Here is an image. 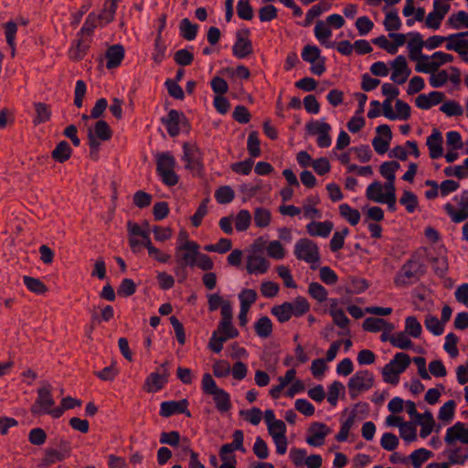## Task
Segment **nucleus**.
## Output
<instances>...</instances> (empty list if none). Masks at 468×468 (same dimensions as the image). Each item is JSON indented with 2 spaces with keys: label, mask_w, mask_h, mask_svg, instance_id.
I'll list each match as a JSON object with an SVG mask.
<instances>
[{
  "label": "nucleus",
  "mask_w": 468,
  "mask_h": 468,
  "mask_svg": "<svg viewBox=\"0 0 468 468\" xmlns=\"http://www.w3.org/2000/svg\"><path fill=\"white\" fill-rule=\"evenodd\" d=\"M124 48L120 44L109 47L105 52L106 68L108 69L118 68L124 58Z\"/></svg>",
  "instance_id": "obj_23"
},
{
  "label": "nucleus",
  "mask_w": 468,
  "mask_h": 468,
  "mask_svg": "<svg viewBox=\"0 0 468 468\" xmlns=\"http://www.w3.org/2000/svg\"><path fill=\"white\" fill-rule=\"evenodd\" d=\"M305 129L310 135H318L317 145L321 148H326L331 145L332 139L329 134L331 126L324 122L311 121L306 123Z\"/></svg>",
  "instance_id": "obj_12"
},
{
  "label": "nucleus",
  "mask_w": 468,
  "mask_h": 468,
  "mask_svg": "<svg viewBox=\"0 0 468 468\" xmlns=\"http://www.w3.org/2000/svg\"><path fill=\"white\" fill-rule=\"evenodd\" d=\"M308 433L306 442L311 446L319 447L324 443V439L331 433V430L324 423L313 422L308 429Z\"/></svg>",
  "instance_id": "obj_19"
},
{
  "label": "nucleus",
  "mask_w": 468,
  "mask_h": 468,
  "mask_svg": "<svg viewBox=\"0 0 468 468\" xmlns=\"http://www.w3.org/2000/svg\"><path fill=\"white\" fill-rule=\"evenodd\" d=\"M392 69H399L402 72H405L404 76H402L399 81V85H401L406 82L411 71L408 67V63L406 58L402 55L398 56L391 63Z\"/></svg>",
  "instance_id": "obj_44"
},
{
  "label": "nucleus",
  "mask_w": 468,
  "mask_h": 468,
  "mask_svg": "<svg viewBox=\"0 0 468 468\" xmlns=\"http://www.w3.org/2000/svg\"><path fill=\"white\" fill-rule=\"evenodd\" d=\"M54 405L55 400L52 397V386L45 381L37 389V397L30 408V412L35 416L48 414L55 419H58L61 417V410L53 408Z\"/></svg>",
  "instance_id": "obj_2"
},
{
  "label": "nucleus",
  "mask_w": 468,
  "mask_h": 468,
  "mask_svg": "<svg viewBox=\"0 0 468 468\" xmlns=\"http://www.w3.org/2000/svg\"><path fill=\"white\" fill-rule=\"evenodd\" d=\"M229 333H219L216 332L212 333V335L208 342V348L214 353H219L223 349V345L229 339H233L234 337H229Z\"/></svg>",
  "instance_id": "obj_36"
},
{
  "label": "nucleus",
  "mask_w": 468,
  "mask_h": 468,
  "mask_svg": "<svg viewBox=\"0 0 468 468\" xmlns=\"http://www.w3.org/2000/svg\"><path fill=\"white\" fill-rule=\"evenodd\" d=\"M260 145L259 133L257 131L250 132L248 136L247 149L251 157H259L261 155Z\"/></svg>",
  "instance_id": "obj_37"
},
{
  "label": "nucleus",
  "mask_w": 468,
  "mask_h": 468,
  "mask_svg": "<svg viewBox=\"0 0 468 468\" xmlns=\"http://www.w3.org/2000/svg\"><path fill=\"white\" fill-rule=\"evenodd\" d=\"M374 385V376L368 370H360L354 374L347 383L349 396L356 399L359 393L369 390Z\"/></svg>",
  "instance_id": "obj_6"
},
{
  "label": "nucleus",
  "mask_w": 468,
  "mask_h": 468,
  "mask_svg": "<svg viewBox=\"0 0 468 468\" xmlns=\"http://www.w3.org/2000/svg\"><path fill=\"white\" fill-rule=\"evenodd\" d=\"M5 35L7 45L11 48V56L15 57L16 53V35L17 32V25L14 21H8L4 24Z\"/></svg>",
  "instance_id": "obj_35"
},
{
  "label": "nucleus",
  "mask_w": 468,
  "mask_h": 468,
  "mask_svg": "<svg viewBox=\"0 0 468 468\" xmlns=\"http://www.w3.org/2000/svg\"><path fill=\"white\" fill-rule=\"evenodd\" d=\"M339 213L340 216L346 219L352 226L357 225L361 218L360 212L346 203L339 206Z\"/></svg>",
  "instance_id": "obj_34"
},
{
  "label": "nucleus",
  "mask_w": 468,
  "mask_h": 468,
  "mask_svg": "<svg viewBox=\"0 0 468 468\" xmlns=\"http://www.w3.org/2000/svg\"><path fill=\"white\" fill-rule=\"evenodd\" d=\"M294 255L297 260L307 263H316L320 261V252L317 244L307 238H302L294 245Z\"/></svg>",
  "instance_id": "obj_7"
},
{
  "label": "nucleus",
  "mask_w": 468,
  "mask_h": 468,
  "mask_svg": "<svg viewBox=\"0 0 468 468\" xmlns=\"http://www.w3.org/2000/svg\"><path fill=\"white\" fill-rule=\"evenodd\" d=\"M442 143L443 138L441 133L438 129H433L432 133L427 138L426 142L431 159H438L442 156Z\"/></svg>",
  "instance_id": "obj_22"
},
{
  "label": "nucleus",
  "mask_w": 468,
  "mask_h": 468,
  "mask_svg": "<svg viewBox=\"0 0 468 468\" xmlns=\"http://www.w3.org/2000/svg\"><path fill=\"white\" fill-rule=\"evenodd\" d=\"M425 252L426 249L418 250L405 261L394 277V283L397 286L403 287L415 283L426 273V265L423 262Z\"/></svg>",
  "instance_id": "obj_1"
},
{
  "label": "nucleus",
  "mask_w": 468,
  "mask_h": 468,
  "mask_svg": "<svg viewBox=\"0 0 468 468\" xmlns=\"http://www.w3.org/2000/svg\"><path fill=\"white\" fill-rule=\"evenodd\" d=\"M61 445L64 446L63 451H58L55 449H46L44 457L41 459L42 467H49L57 463L62 462L69 454V446L67 441H61Z\"/></svg>",
  "instance_id": "obj_21"
},
{
  "label": "nucleus",
  "mask_w": 468,
  "mask_h": 468,
  "mask_svg": "<svg viewBox=\"0 0 468 468\" xmlns=\"http://www.w3.org/2000/svg\"><path fill=\"white\" fill-rule=\"evenodd\" d=\"M233 441L230 443H226L221 446L218 452V456L222 463H237V457L234 454L235 451L246 452L244 448V433L241 430H236L232 434Z\"/></svg>",
  "instance_id": "obj_8"
},
{
  "label": "nucleus",
  "mask_w": 468,
  "mask_h": 468,
  "mask_svg": "<svg viewBox=\"0 0 468 468\" xmlns=\"http://www.w3.org/2000/svg\"><path fill=\"white\" fill-rule=\"evenodd\" d=\"M314 36L318 41L327 48H335V42H327L326 40L332 36V30L324 21L319 20L314 27Z\"/></svg>",
  "instance_id": "obj_26"
},
{
  "label": "nucleus",
  "mask_w": 468,
  "mask_h": 468,
  "mask_svg": "<svg viewBox=\"0 0 468 468\" xmlns=\"http://www.w3.org/2000/svg\"><path fill=\"white\" fill-rule=\"evenodd\" d=\"M458 341V336L453 333H449L445 337L443 348L452 358L459 355V350L457 348Z\"/></svg>",
  "instance_id": "obj_62"
},
{
  "label": "nucleus",
  "mask_w": 468,
  "mask_h": 468,
  "mask_svg": "<svg viewBox=\"0 0 468 468\" xmlns=\"http://www.w3.org/2000/svg\"><path fill=\"white\" fill-rule=\"evenodd\" d=\"M250 31L249 28L238 30L236 41L232 47V53L238 58H245L253 53V46L249 38Z\"/></svg>",
  "instance_id": "obj_13"
},
{
  "label": "nucleus",
  "mask_w": 468,
  "mask_h": 468,
  "mask_svg": "<svg viewBox=\"0 0 468 468\" xmlns=\"http://www.w3.org/2000/svg\"><path fill=\"white\" fill-rule=\"evenodd\" d=\"M34 109L36 112V117L34 118V123L39 124L43 122H47L50 120L51 117V109L50 106L44 102H35Z\"/></svg>",
  "instance_id": "obj_32"
},
{
  "label": "nucleus",
  "mask_w": 468,
  "mask_h": 468,
  "mask_svg": "<svg viewBox=\"0 0 468 468\" xmlns=\"http://www.w3.org/2000/svg\"><path fill=\"white\" fill-rule=\"evenodd\" d=\"M457 441L468 444V427L460 421L448 428L444 437V441L448 445H453Z\"/></svg>",
  "instance_id": "obj_20"
},
{
  "label": "nucleus",
  "mask_w": 468,
  "mask_h": 468,
  "mask_svg": "<svg viewBox=\"0 0 468 468\" xmlns=\"http://www.w3.org/2000/svg\"><path fill=\"white\" fill-rule=\"evenodd\" d=\"M400 437L407 442H411L417 439V430L413 423L405 421L399 428Z\"/></svg>",
  "instance_id": "obj_58"
},
{
  "label": "nucleus",
  "mask_w": 468,
  "mask_h": 468,
  "mask_svg": "<svg viewBox=\"0 0 468 468\" xmlns=\"http://www.w3.org/2000/svg\"><path fill=\"white\" fill-rule=\"evenodd\" d=\"M302 58L305 62L311 63V72L314 75L321 76L326 70L325 58L321 57V50L318 47L306 45L302 51Z\"/></svg>",
  "instance_id": "obj_9"
},
{
  "label": "nucleus",
  "mask_w": 468,
  "mask_h": 468,
  "mask_svg": "<svg viewBox=\"0 0 468 468\" xmlns=\"http://www.w3.org/2000/svg\"><path fill=\"white\" fill-rule=\"evenodd\" d=\"M188 404L189 403L186 399L164 401L160 405L159 414L165 418H168L175 414H185L186 417H191V413L187 410Z\"/></svg>",
  "instance_id": "obj_18"
},
{
  "label": "nucleus",
  "mask_w": 468,
  "mask_h": 468,
  "mask_svg": "<svg viewBox=\"0 0 468 468\" xmlns=\"http://www.w3.org/2000/svg\"><path fill=\"white\" fill-rule=\"evenodd\" d=\"M426 328L434 335H441L444 331V324L434 315H428L424 321Z\"/></svg>",
  "instance_id": "obj_55"
},
{
  "label": "nucleus",
  "mask_w": 468,
  "mask_h": 468,
  "mask_svg": "<svg viewBox=\"0 0 468 468\" xmlns=\"http://www.w3.org/2000/svg\"><path fill=\"white\" fill-rule=\"evenodd\" d=\"M91 133L95 137L100 138L101 141H109L112 136V131L104 120L96 122L94 128L91 129Z\"/></svg>",
  "instance_id": "obj_31"
},
{
  "label": "nucleus",
  "mask_w": 468,
  "mask_h": 468,
  "mask_svg": "<svg viewBox=\"0 0 468 468\" xmlns=\"http://www.w3.org/2000/svg\"><path fill=\"white\" fill-rule=\"evenodd\" d=\"M400 165L397 161H388L384 162L379 166V172L381 176L387 180H395L396 172L399 169Z\"/></svg>",
  "instance_id": "obj_43"
},
{
  "label": "nucleus",
  "mask_w": 468,
  "mask_h": 468,
  "mask_svg": "<svg viewBox=\"0 0 468 468\" xmlns=\"http://www.w3.org/2000/svg\"><path fill=\"white\" fill-rule=\"evenodd\" d=\"M447 23L453 28L459 29L462 27L468 28V12L459 11L456 14H452Z\"/></svg>",
  "instance_id": "obj_50"
},
{
  "label": "nucleus",
  "mask_w": 468,
  "mask_h": 468,
  "mask_svg": "<svg viewBox=\"0 0 468 468\" xmlns=\"http://www.w3.org/2000/svg\"><path fill=\"white\" fill-rule=\"evenodd\" d=\"M118 5L113 3L105 2L104 8L98 17V21L103 23L104 25L109 24L113 21L114 16L117 10Z\"/></svg>",
  "instance_id": "obj_46"
},
{
  "label": "nucleus",
  "mask_w": 468,
  "mask_h": 468,
  "mask_svg": "<svg viewBox=\"0 0 468 468\" xmlns=\"http://www.w3.org/2000/svg\"><path fill=\"white\" fill-rule=\"evenodd\" d=\"M237 14L240 19L251 20L253 18V8L250 0H239L237 4Z\"/></svg>",
  "instance_id": "obj_56"
},
{
  "label": "nucleus",
  "mask_w": 468,
  "mask_h": 468,
  "mask_svg": "<svg viewBox=\"0 0 468 468\" xmlns=\"http://www.w3.org/2000/svg\"><path fill=\"white\" fill-rule=\"evenodd\" d=\"M411 38L408 42V49H409V58L412 61H417V63L423 61H428L429 57L427 55L422 54V48L425 47L424 40L422 39L421 35L419 32H411L409 34Z\"/></svg>",
  "instance_id": "obj_17"
},
{
  "label": "nucleus",
  "mask_w": 468,
  "mask_h": 468,
  "mask_svg": "<svg viewBox=\"0 0 468 468\" xmlns=\"http://www.w3.org/2000/svg\"><path fill=\"white\" fill-rule=\"evenodd\" d=\"M291 303L293 315L296 317L303 315L310 310V304L306 298L303 296H297Z\"/></svg>",
  "instance_id": "obj_57"
},
{
  "label": "nucleus",
  "mask_w": 468,
  "mask_h": 468,
  "mask_svg": "<svg viewBox=\"0 0 468 468\" xmlns=\"http://www.w3.org/2000/svg\"><path fill=\"white\" fill-rule=\"evenodd\" d=\"M382 190V184L378 181H375L367 186L366 191V197L367 199L377 203L383 202L384 197Z\"/></svg>",
  "instance_id": "obj_38"
},
{
  "label": "nucleus",
  "mask_w": 468,
  "mask_h": 468,
  "mask_svg": "<svg viewBox=\"0 0 468 468\" xmlns=\"http://www.w3.org/2000/svg\"><path fill=\"white\" fill-rule=\"evenodd\" d=\"M410 357L406 353H397L389 362L397 368V372H404L410 364Z\"/></svg>",
  "instance_id": "obj_61"
},
{
  "label": "nucleus",
  "mask_w": 468,
  "mask_h": 468,
  "mask_svg": "<svg viewBox=\"0 0 468 468\" xmlns=\"http://www.w3.org/2000/svg\"><path fill=\"white\" fill-rule=\"evenodd\" d=\"M431 58L433 59L431 62L417 63L415 70L423 73H433L438 71L441 65L450 63L453 60V56L452 54L444 53L442 51L434 52Z\"/></svg>",
  "instance_id": "obj_15"
},
{
  "label": "nucleus",
  "mask_w": 468,
  "mask_h": 468,
  "mask_svg": "<svg viewBox=\"0 0 468 468\" xmlns=\"http://www.w3.org/2000/svg\"><path fill=\"white\" fill-rule=\"evenodd\" d=\"M376 132L378 135L372 140V145L378 154H384L392 140L391 129L388 124H380L376 128Z\"/></svg>",
  "instance_id": "obj_16"
},
{
  "label": "nucleus",
  "mask_w": 468,
  "mask_h": 468,
  "mask_svg": "<svg viewBox=\"0 0 468 468\" xmlns=\"http://www.w3.org/2000/svg\"><path fill=\"white\" fill-rule=\"evenodd\" d=\"M201 385L205 394L213 396L216 409L219 412H227L231 409L229 394L217 386L216 381L209 373L203 375Z\"/></svg>",
  "instance_id": "obj_3"
},
{
  "label": "nucleus",
  "mask_w": 468,
  "mask_h": 468,
  "mask_svg": "<svg viewBox=\"0 0 468 468\" xmlns=\"http://www.w3.org/2000/svg\"><path fill=\"white\" fill-rule=\"evenodd\" d=\"M404 332H406V334H409L410 336L414 338H418L420 336L422 327L420 323L417 320L415 316H409L406 318Z\"/></svg>",
  "instance_id": "obj_48"
},
{
  "label": "nucleus",
  "mask_w": 468,
  "mask_h": 468,
  "mask_svg": "<svg viewBox=\"0 0 468 468\" xmlns=\"http://www.w3.org/2000/svg\"><path fill=\"white\" fill-rule=\"evenodd\" d=\"M309 295L319 303H323L327 299V290L316 282H312L308 286Z\"/></svg>",
  "instance_id": "obj_41"
},
{
  "label": "nucleus",
  "mask_w": 468,
  "mask_h": 468,
  "mask_svg": "<svg viewBox=\"0 0 468 468\" xmlns=\"http://www.w3.org/2000/svg\"><path fill=\"white\" fill-rule=\"evenodd\" d=\"M251 222V215L249 210L241 209L239 211L235 220V228L238 231L247 230Z\"/></svg>",
  "instance_id": "obj_53"
},
{
  "label": "nucleus",
  "mask_w": 468,
  "mask_h": 468,
  "mask_svg": "<svg viewBox=\"0 0 468 468\" xmlns=\"http://www.w3.org/2000/svg\"><path fill=\"white\" fill-rule=\"evenodd\" d=\"M468 459V449L457 447L451 451L449 455V463L451 464H463Z\"/></svg>",
  "instance_id": "obj_64"
},
{
  "label": "nucleus",
  "mask_w": 468,
  "mask_h": 468,
  "mask_svg": "<svg viewBox=\"0 0 468 468\" xmlns=\"http://www.w3.org/2000/svg\"><path fill=\"white\" fill-rule=\"evenodd\" d=\"M170 362L165 360L156 368V371L151 373L144 381V388L145 391L158 392L168 383L170 377Z\"/></svg>",
  "instance_id": "obj_5"
},
{
  "label": "nucleus",
  "mask_w": 468,
  "mask_h": 468,
  "mask_svg": "<svg viewBox=\"0 0 468 468\" xmlns=\"http://www.w3.org/2000/svg\"><path fill=\"white\" fill-rule=\"evenodd\" d=\"M161 122L165 126L167 133L171 137H176L180 133V124L183 127H189V122L183 112L170 110L166 117L161 119Z\"/></svg>",
  "instance_id": "obj_11"
},
{
  "label": "nucleus",
  "mask_w": 468,
  "mask_h": 468,
  "mask_svg": "<svg viewBox=\"0 0 468 468\" xmlns=\"http://www.w3.org/2000/svg\"><path fill=\"white\" fill-rule=\"evenodd\" d=\"M234 197V190L229 186H220L215 192V198L219 204H229Z\"/></svg>",
  "instance_id": "obj_49"
},
{
  "label": "nucleus",
  "mask_w": 468,
  "mask_h": 468,
  "mask_svg": "<svg viewBox=\"0 0 468 468\" xmlns=\"http://www.w3.org/2000/svg\"><path fill=\"white\" fill-rule=\"evenodd\" d=\"M444 210L454 223H460L468 218V209L460 207L459 210H456L451 203L444 205Z\"/></svg>",
  "instance_id": "obj_47"
},
{
  "label": "nucleus",
  "mask_w": 468,
  "mask_h": 468,
  "mask_svg": "<svg viewBox=\"0 0 468 468\" xmlns=\"http://www.w3.org/2000/svg\"><path fill=\"white\" fill-rule=\"evenodd\" d=\"M429 261L437 276L443 277L447 273L448 261L445 257H431Z\"/></svg>",
  "instance_id": "obj_54"
},
{
  "label": "nucleus",
  "mask_w": 468,
  "mask_h": 468,
  "mask_svg": "<svg viewBox=\"0 0 468 468\" xmlns=\"http://www.w3.org/2000/svg\"><path fill=\"white\" fill-rule=\"evenodd\" d=\"M349 233L347 227H345L341 231H335L330 240V250L336 252L344 247L345 238Z\"/></svg>",
  "instance_id": "obj_51"
},
{
  "label": "nucleus",
  "mask_w": 468,
  "mask_h": 468,
  "mask_svg": "<svg viewBox=\"0 0 468 468\" xmlns=\"http://www.w3.org/2000/svg\"><path fill=\"white\" fill-rule=\"evenodd\" d=\"M270 267L269 261L259 255H250L248 258L247 271L249 273H265Z\"/></svg>",
  "instance_id": "obj_25"
},
{
  "label": "nucleus",
  "mask_w": 468,
  "mask_h": 468,
  "mask_svg": "<svg viewBox=\"0 0 468 468\" xmlns=\"http://www.w3.org/2000/svg\"><path fill=\"white\" fill-rule=\"evenodd\" d=\"M334 224L332 221H312L306 226L307 233L312 237L326 238L330 235Z\"/></svg>",
  "instance_id": "obj_24"
},
{
  "label": "nucleus",
  "mask_w": 468,
  "mask_h": 468,
  "mask_svg": "<svg viewBox=\"0 0 468 468\" xmlns=\"http://www.w3.org/2000/svg\"><path fill=\"white\" fill-rule=\"evenodd\" d=\"M176 165V159L169 152L156 155V173L167 186H174L179 181V176L175 172Z\"/></svg>",
  "instance_id": "obj_4"
},
{
  "label": "nucleus",
  "mask_w": 468,
  "mask_h": 468,
  "mask_svg": "<svg viewBox=\"0 0 468 468\" xmlns=\"http://www.w3.org/2000/svg\"><path fill=\"white\" fill-rule=\"evenodd\" d=\"M432 456V452L425 448H420L411 452L410 459L414 468H420L422 463Z\"/></svg>",
  "instance_id": "obj_40"
},
{
  "label": "nucleus",
  "mask_w": 468,
  "mask_h": 468,
  "mask_svg": "<svg viewBox=\"0 0 468 468\" xmlns=\"http://www.w3.org/2000/svg\"><path fill=\"white\" fill-rule=\"evenodd\" d=\"M72 154V149L67 141H60L51 152V157L58 163H65Z\"/></svg>",
  "instance_id": "obj_27"
},
{
  "label": "nucleus",
  "mask_w": 468,
  "mask_h": 468,
  "mask_svg": "<svg viewBox=\"0 0 468 468\" xmlns=\"http://www.w3.org/2000/svg\"><path fill=\"white\" fill-rule=\"evenodd\" d=\"M456 403L454 400L450 399L445 402L439 410L438 418L443 422H450L453 419Z\"/></svg>",
  "instance_id": "obj_45"
},
{
  "label": "nucleus",
  "mask_w": 468,
  "mask_h": 468,
  "mask_svg": "<svg viewBox=\"0 0 468 468\" xmlns=\"http://www.w3.org/2000/svg\"><path fill=\"white\" fill-rule=\"evenodd\" d=\"M399 203L406 207V210L409 213H413L419 205V200L413 192L404 190L402 197L399 199Z\"/></svg>",
  "instance_id": "obj_42"
},
{
  "label": "nucleus",
  "mask_w": 468,
  "mask_h": 468,
  "mask_svg": "<svg viewBox=\"0 0 468 468\" xmlns=\"http://www.w3.org/2000/svg\"><path fill=\"white\" fill-rule=\"evenodd\" d=\"M183 160L186 162V168L200 174L204 169L202 154L198 147L185 143L183 145Z\"/></svg>",
  "instance_id": "obj_14"
},
{
  "label": "nucleus",
  "mask_w": 468,
  "mask_h": 468,
  "mask_svg": "<svg viewBox=\"0 0 468 468\" xmlns=\"http://www.w3.org/2000/svg\"><path fill=\"white\" fill-rule=\"evenodd\" d=\"M402 372H397V368L389 362L382 368L383 380L386 383L397 385L399 383V375Z\"/></svg>",
  "instance_id": "obj_59"
},
{
  "label": "nucleus",
  "mask_w": 468,
  "mask_h": 468,
  "mask_svg": "<svg viewBox=\"0 0 468 468\" xmlns=\"http://www.w3.org/2000/svg\"><path fill=\"white\" fill-rule=\"evenodd\" d=\"M271 214L264 207H257L254 211V222L259 228H265L270 225Z\"/></svg>",
  "instance_id": "obj_52"
},
{
  "label": "nucleus",
  "mask_w": 468,
  "mask_h": 468,
  "mask_svg": "<svg viewBox=\"0 0 468 468\" xmlns=\"http://www.w3.org/2000/svg\"><path fill=\"white\" fill-rule=\"evenodd\" d=\"M23 282L26 287L34 293L41 295L48 291L47 285L38 278L26 275L23 277Z\"/></svg>",
  "instance_id": "obj_33"
},
{
  "label": "nucleus",
  "mask_w": 468,
  "mask_h": 468,
  "mask_svg": "<svg viewBox=\"0 0 468 468\" xmlns=\"http://www.w3.org/2000/svg\"><path fill=\"white\" fill-rule=\"evenodd\" d=\"M271 313L277 317L280 323L288 322L292 316H294L291 302H284L280 305H274Z\"/></svg>",
  "instance_id": "obj_29"
},
{
  "label": "nucleus",
  "mask_w": 468,
  "mask_h": 468,
  "mask_svg": "<svg viewBox=\"0 0 468 468\" xmlns=\"http://www.w3.org/2000/svg\"><path fill=\"white\" fill-rule=\"evenodd\" d=\"M199 26L192 23L188 18H183L179 24L180 36L188 41L197 37Z\"/></svg>",
  "instance_id": "obj_28"
},
{
  "label": "nucleus",
  "mask_w": 468,
  "mask_h": 468,
  "mask_svg": "<svg viewBox=\"0 0 468 468\" xmlns=\"http://www.w3.org/2000/svg\"><path fill=\"white\" fill-rule=\"evenodd\" d=\"M391 345L400 349H410L413 346L412 341L407 336L406 332H398L394 335Z\"/></svg>",
  "instance_id": "obj_63"
},
{
  "label": "nucleus",
  "mask_w": 468,
  "mask_h": 468,
  "mask_svg": "<svg viewBox=\"0 0 468 468\" xmlns=\"http://www.w3.org/2000/svg\"><path fill=\"white\" fill-rule=\"evenodd\" d=\"M340 392L343 393L342 398L345 396V386L338 380H335L328 387L327 401L332 406H336Z\"/></svg>",
  "instance_id": "obj_39"
},
{
  "label": "nucleus",
  "mask_w": 468,
  "mask_h": 468,
  "mask_svg": "<svg viewBox=\"0 0 468 468\" xmlns=\"http://www.w3.org/2000/svg\"><path fill=\"white\" fill-rule=\"evenodd\" d=\"M273 325L268 316H261L254 324V330L258 336L268 338L272 333Z\"/></svg>",
  "instance_id": "obj_30"
},
{
  "label": "nucleus",
  "mask_w": 468,
  "mask_h": 468,
  "mask_svg": "<svg viewBox=\"0 0 468 468\" xmlns=\"http://www.w3.org/2000/svg\"><path fill=\"white\" fill-rule=\"evenodd\" d=\"M199 245L196 241L186 240L176 248V260L177 264L194 267L198 256Z\"/></svg>",
  "instance_id": "obj_10"
},
{
  "label": "nucleus",
  "mask_w": 468,
  "mask_h": 468,
  "mask_svg": "<svg viewBox=\"0 0 468 468\" xmlns=\"http://www.w3.org/2000/svg\"><path fill=\"white\" fill-rule=\"evenodd\" d=\"M356 413L353 411L350 416L342 423L339 432L335 435L337 441H345L347 440L349 431L355 422Z\"/></svg>",
  "instance_id": "obj_60"
}]
</instances>
